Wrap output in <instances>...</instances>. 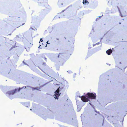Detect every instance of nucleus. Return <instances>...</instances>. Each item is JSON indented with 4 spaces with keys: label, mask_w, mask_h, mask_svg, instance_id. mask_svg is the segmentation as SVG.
Segmentation results:
<instances>
[{
    "label": "nucleus",
    "mask_w": 127,
    "mask_h": 127,
    "mask_svg": "<svg viewBox=\"0 0 127 127\" xmlns=\"http://www.w3.org/2000/svg\"><path fill=\"white\" fill-rule=\"evenodd\" d=\"M88 96V97L89 98L92 99H95L96 97V94L91 93H88L86 94Z\"/></svg>",
    "instance_id": "1"
},
{
    "label": "nucleus",
    "mask_w": 127,
    "mask_h": 127,
    "mask_svg": "<svg viewBox=\"0 0 127 127\" xmlns=\"http://www.w3.org/2000/svg\"><path fill=\"white\" fill-rule=\"evenodd\" d=\"M59 88H58L57 90L55 92V98H56L57 99H58L59 96L60 95V93H59Z\"/></svg>",
    "instance_id": "2"
},
{
    "label": "nucleus",
    "mask_w": 127,
    "mask_h": 127,
    "mask_svg": "<svg viewBox=\"0 0 127 127\" xmlns=\"http://www.w3.org/2000/svg\"><path fill=\"white\" fill-rule=\"evenodd\" d=\"M17 90V89H15L14 90L8 91L6 93V94L8 95H13L16 92Z\"/></svg>",
    "instance_id": "3"
},
{
    "label": "nucleus",
    "mask_w": 127,
    "mask_h": 127,
    "mask_svg": "<svg viewBox=\"0 0 127 127\" xmlns=\"http://www.w3.org/2000/svg\"><path fill=\"white\" fill-rule=\"evenodd\" d=\"M79 97H81V100L84 102H87L88 101V98H87L85 96H83L81 97L80 96Z\"/></svg>",
    "instance_id": "4"
},
{
    "label": "nucleus",
    "mask_w": 127,
    "mask_h": 127,
    "mask_svg": "<svg viewBox=\"0 0 127 127\" xmlns=\"http://www.w3.org/2000/svg\"><path fill=\"white\" fill-rule=\"evenodd\" d=\"M106 53L108 55H110L112 53V50L111 49H109L106 51Z\"/></svg>",
    "instance_id": "5"
},
{
    "label": "nucleus",
    "mask_w": 127,
    "mask_h": 127,
    "mask_svg": "<svg viewBox=\"0 0 127 127\" xmlns=\"http://www.w3.org/2000/svg\"><path fill=\"white\" fill-rule=\"evenodd\" d=\"M46 66V64L45 63H43V64L42 65H40V69H41V70H42V69H44L45 68V67H44V66Z\"/></svg>",
    "instance_id": "6"
},
{
    "label": "nucleus",
    "mask_w": 127,
    "mask_h": 127,
    "mask_svg": "<svg viewBox=\"0 0 127 127\" xmlns=\"http://www.w3.org/2000/svg\"><path fill=\"white\" fill-rule=\"evenodd\" d=\"M63 53H59L58 56V58L60 57H63Z\"/></svg>",
    "instance_id": "7"
},
{
    "label": "nucleus",
    "mask_w": 127,
    "mask_h": 127,
    "mask_svg": "<svg viewBox=\"0 0 127 127\" xmlns=\"http://www.w3.org/2000/svg\"><path fill=\"white\" fill-rule=\"evenodd\" d=\"M87 2L89 3L88 1H87V0H83V4H86Z\"/></svg>",
    "instance_id": "8"
},
{
    "label": "nucleus",
    "mask_w": 127,
    "mask_h": 127,
    "mask_svg": "<svg viewBox=\"0 0 127 127\" xmlns=\"http://www.w3.org/2000/svg\"><path fill=\"white\" fill-rule=\"evenodd\" d=\"M22 89H23V88H20L18 89V92H19L20 91V90H21Z\"/></svg>",
    "instance_id": "9"
},
{
    "label": "nucleus",
    "mask_w": 127,
    "mask_h": 127,
    "mask_svg": "<svg viewBox=\"0 0 127 127\" xmlns=\"http://www.w3.org/2000/svg\"><path fill=\"white\" fill-rule=\"evenodd\" d=\"M100 44V43L99 42H98V43H97L96 44H93V46H94L96 45V44Z\"/></svg>",
    "instance_id": "10"
},
{
    "label": "nucleus",
    "mask_w": 127,
    "mask_h": 127,
    "mask_svg": "<svg viewBox=\"0 0 127 127\" xmlns=\"http://www.w3.org/2000/svg\"><path fill=\"white\" fill-rule=\"evenodd\" d=\"M32 90H35L36 89V88H32Z\"/></svg>",
    "instance_id": "11"
},
{
    "label": "nucleus",
    "mask_w": 127,
    "mask_h": 127,
    "mask_svg": "<svg viewBox=\"0 0 127 127\" xmlns=\"http://www.w3.org/2000/svg\"><path fill=\"white\" fill-rule=\"evenodd\" d=\"M23 62L25 65H27V64L24 61H23Z\"/></svg>",
    "instance_id": "12"
},
{
    "label": "nucleus",
    "mask_w": 127,
    "mask_h": 127,
    "mask_svg": "<svg viewBox=\"0 0 127 127\" xmlns=\"http://www.w3.org/2000/svg\"><path fill=\"white\" fill-rule=\"evenodd\" d=\"M22 88H23V89L24 88V89H25L26 88V86H23V87H22Z\"/></svg>",
    "instance_id": "13"
},
{
    "label": "nucleus",
    "mask_w": 127,
    "mask_h": 127,
    "mask_svg": "<svg viewBox=\"0 0 127 127\" xmlns=\"http://www.w3.org/2000/svg\"><path fill=\"white\" fill-rule=\"evenodd\" d=\"M40 41H41V42H42L43 41V40L42 39V38H41L40 40Z\"/></svg>",
    "instance_id": "14"
},
{
    "label": "nucleus",
    "mask_w": 127,
    "mask_h": 127,
    "mask_svg": "<svg viewBox=\"0 0 127 127\" xmlns=\"http://www.w3.org/2000/svg\"><path fill=\"white\" fill-rule=\"evenodd\" d=\"M49 41H48L47 42V44H50V43H48V42Z\"/></svg>",
    "instance_id": "15"
},
{
    "label": "nucleus",
    "mask_w": 127,
    "mask_h": 127,
    "mask_svg": "<svg viewBox=\"0 0 127 127\" xmlns=\"http://www.w3.org/2000/svg\"><path fill=\"white\" fill-rule=\"evenodd\" d=\"M30 29H33V28H32V27H31V28H30Z\"/></svg>",
    "instance_id": "16"
},
{
    "label": "nucleus",
    "mask_w": 127,
    "mask_h": 127,
    "mask_svg": "<svg viewBox=\"0 0 127 127\" xmlns=\"http://www.w3.org/2000/svg\"><path fill=\"white\" fill-rule=\"evenodd\" d=\"M24 24H25V23H23V24H22V25H24Z\"/></svg>",
    "instance_id": "17"
},
{
    "label": "nucleus",
    "mask_w": 127,
    "mask_h": 127,
    "mask_svg": "<svg viewBox=\"0 0 127 127\" xmlns=\"http://www.w3.org/2000/svg\"><path fill=\"white\" fill-rule=\"evenodd\" d=\"M56 39H57V40H59V39L58 38H57Z\"/></svg>",
    "instance_id": "18"
},
{
    "label": "nucleus",
    "mask_w": 127,
    "mask_h": 127,
    "mask_svg": "<svg viewBox=\"0 0 127 127\" xmlns=\"http://www.w3.org/2000/svg\"><path fill=\"white\" fill-rule=\"evenodd\" d=\"M119 24H121V23H119Z\"/></svg>",
    "instance_id": "19"
}]
</instances>
